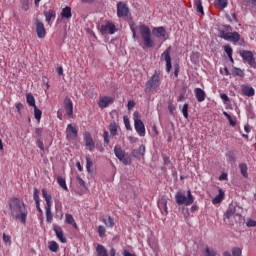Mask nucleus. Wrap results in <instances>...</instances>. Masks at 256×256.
I'll list each match as a JSON object with an SVG mask.
<instances>
[{
    "mask_svg": "<svg viewBox=\"0 0 256 256\" xmlns=\"http://www.w3.org/2000/svg\"><path fill=\"white\" fill-rule=\"evenodd\" d=\"M9 210L10 215L16 219L17 221H20L25 225L27 223V215L29 212L27 211V206H25V202H23L21 199L18 198H12L9 201Z\"/></svg>",
    "mask_w": 256,
    "mask_h": 256,
    "instance_id": "1",
    "label": "nucleus"
},
{
    "mask_svg": "<svg viewBox=\"0 0 256 256\" xmlns=\"http://www.w3.org/2000/svg\"><path fill=\"white\" fill-rule=\"evenodd\" d=\"M130 29L133 35V39H137V31L141 35L145 47L148 49L151 47H155V42L153 39H151V29H149V26L145 25H139L135 26V24H130Z\"/></svg>",
    "mask_w": 256,
    "mask_h": 256,
    "instance_id": "2",
    "label": "nucleus"
},
{
    "mask_svg": "<svg viewBox=\"0 0 256 256\" xmlns=\"http://www.w3.org/2000/svg\"><path fill=\"white\" fill-rule=\"evenodd\" d=\"M241 219V207L237 204H230L226 213L224 214V221L227 225H235Z\"/></svg>",
    "mask_w": 256,
    "mask_h": 256,
    "instance_id": "3",
    "label": "nucleus"
},
{
    "mask_svg": "<svg viewBox=\"0 0 256 256\" xmlns=\"http://www.w3.org/2000/svg\"><path fill=\"white\" fill-rule=\"evenodd\" d=\"M175 199L178 205H185L186 207H189V205H193V203L195 202V197H193V194H191V190L187 191V196H185L183 192L176 193Z\"/></svg>",
    "mask_w": 256,
    "mask_h": 256,
    "instance_id": "4",
    "label": "nucleus"
},
{
    "mask_svg": "<svg viewBox=\"0 0 256 256\" xmlns=\"http://www.w3.org/2000/svg\"><path fill=\"white\" fill-rule=\"evenodd\" d=\"M134 128L139 137H145V124L141 120V114L137 111L133 113Z\"/></svg>",
    "mask_w": 256,
    "mask_h": 256,
    "instance_id": "5",
    "label": "nucleus"
},
{
    "mask_svg": "<svg viewBox=\"0 0 256 256\" xmlns=\"http://www.w3.org/2000/svg\"><path fill=\"white\" fill-rule=\"evenodd\" d=\"M161 85V76L155 72L154 75L146 82V91H153Z\"/></svg>",
    "mask_w": 256,
    "mask_h": 256,
    "instance_id": "6",
    "label": "nucleus"
},
{
    "mask_svg": "<svg viewBox=\"0 0 256 256\" xmlns=\"http://www.w3.org/2000/svg\"><path fill=\"white\" fill-rule=\"evenodd\" d=\"M240 57H242L243 61H246L250 67L253 69H256V61L255 56L253 55V52L249 50H241L240 51Z\"/></svg>",
    "mask_w": 256,
    "mask_h": 256,
    "instance_id": "7",
    "label": "nucleus"
},
{
    "mask_svg": "<svg viewBox=\"0 0 256 256\" xmlns=\"http://www.w3.org/2000/svg\"><path fill=\"white\" fill-rule=\"evenodd\" d=\"M221 38L225 39V41H230V43H234L237 45L239 41H241V35L237 32H222Z\"/></svg>",
    "mask_w": 256,
    "mask_h": 256,
    "instance_id": "8",
    "label": "nucleus"
},
{
    "mask_svg": "<svg viewBox=\"0 0 256 256\" xmlns=\"http://www.w3.org/2000/svg\"><path fill=\"white\" fill-rule=\"evenodd\" d=\"M116 32L117 28L115 27V24L113 22L108 21L100 28V33L102 35H115Z\"/></svg>",
    "mask_w": 256,
    "mask_h": 256,
    "instance_id": "9",
    "label": "nucleus"
},
{
    "mask_svg": "<svg viewBox=\"0 0 256 256\" xmlns=\"http://www.w3.org/2000/svg\"><path fill=\"white\" fill-rule=\"evenodd\" d=\"M161 61H165L166 63V71L167 73L171 72L173 68V64H171V47H168L161 55Z\"/></svg>",
    "mask_w": 256,
    "mask_h": 256,
    "instance_id": "10",
    "label": "nucleus"
},
{
    "mask_svg": "<svg viewBox=\"0 0 256 256\" xmlns=\"http://www.w3.org/2000/svg\"><path fill=\"white\" fill-rule=\"evenodd\" d=\"M77 125L75 124H68L66 128V139L68 141H75L77 139Z\"/></svg>",
    "mask_w": 256,
    "mask_h": 256,
    "instance_id": "11",
    "label": "nucleus"
},
{
    "mask_svg": "<svg viewBox=\"0 0 256 256\" xmlns=\"http://www.w3.org/2000/svg\"><path fill=\"white\" fill-rule=\"evenodd\" d=\"M114 153H115L117 159H119V161L123 162L124 165H130L131 164V160L129 158L125 157V151H123L121 146H115Z\"/></svg>",
    "mask_w": 256,
    "mask_h": 256,
    "instance_id": "12",
    "label": "nucleus"
},
{
    "mask_svg": "<svg viewBox=\"0 0 256 256\" xmlns=\"http://www.w3.org/2000/svg\"><path fill=\"white\" fill-rule=\"evenodd\" d=\"M114 101H115L114 97L100 96L98 100V107H100V109H106V107H108L109 105H113Z\"/></svg>",
    "mask_w": 256,
    "mask_h": 256,
    "instance_id": "13",
    "label": "nucleus"
},
{
    "mask_svg": "<svg viewBox=\"0 0 256 256\" xmlns=\"http://www.w3.org/2000/svg\"><path fill=\"white\" fill-rule=\"evenodd\" d=\"M36 34L38 39H45V35H47L45 24L39 20L36 21Z\"/></svg>",
    "mask_w": 256,
    "mask_h": 256,
    "instance_id": "14",
    "label": "nucleus"
},
{
    "mask_svg": "<svg viewBox=\"0 0 256 256\" xmlns=\"http://www.w3.org/2000/svg\"><path fill=\"white\" fill-rule=\"evenodd\" d=\"M84 142L89 151H95V142L93 141V137H91V133H84Z\"/></svg>",
    "mask_w": 256,
    "mask_h": 256,
    "instance_id": "15",
    "label": "nucleus"
},
{
    "mask_svg": "<svg viewBox=\"0 0 256 256\" xmlns=\"http://www.w3.org/2000/svg\"><path fill=\"white\" fill-rule=\"evenodd\" d=\"M129 14V8L127 7V5H125V3H118L117 4V15L118 17H127V15Z\"/></svg>",
    "mask_w": 256,
    "mask_h": 256,
    "instance_id": "16",
    "label": "nucleus"
},
{
    "mask_svg": "<svg viewBox=\"0 0 256 256\" xmlns=\"http://www.w3.org/2000/svg\"><path fill=\"white\" fill-rule=\"evenodd\" d=\"M53 231L55 232V235L57 239H59L60 243H67V238L65 237V234L63 233V229L57 225H54Z\"/></svg>",
    "mask_w": 256,
    "mask_h": 256,
    "instance_id": "17",
    "label": "nucleus"
},
{
    "mask_svg": "<svg viewBox=\"0 0 256 256\" xmlns=\"http://www.w3.org/2000/svg\"><path fill=\"white\" fill-rule=\"evenodd\" d=\"M158 207L162 213V215H167L169 211L167 210V198L161 197L158 200Z\"/></svg>",
    "mask_w": 256,
    "mask_h": 256,
    "instance_id": "18",
    "label": "nucleus"
},
{
    "mask_svg": "<svg viewBox=\"0 0 256 256\" xmlns=\"http://www.w3.org/2000/svg\"><path fill=\"white\" fill-rule=\"evenodd\" d=\"M241 91L246 97H253L255 95V89L249 85H242Z\"/></svg>",
    "mask_w": 256,
    "mask_h": 256,
    "instance_id": "19",
    "label": "nucleus"
},
{
    "mask_svg": "<svg viewBox=\"0 0 256 256\" xmlns=\"http://www.w3.org/2000/svg\"><path fill=\"white\" fill-rule=\"evenodd\" d=\"M194 93L196 95V99L198 103H203V101L205 100V97H207V95L205 94V91L201 88H196L194 90Z\"/></svg>",
    "mask_w": 256,
    "mask_h": 256,
    "instance_id": "20",
    "label": "nucleus"
},
{
    "mask_svg": "<svg viewBox=\"0 0 256 256\" xmlns=\"http://www.w3.org/2000/svg\"><path fill=\"white\" fill-rule=\"evenodd\" d=\"M64 107L67 115L69 116L73 115V101H71V99L66 98L64 100Z\"/></svg>",
    "mask_w": 256,
    "mask_h": 256,
    "instance_id": "21",
    "label": "nucleus"
},
{
    "mask_svg": "<svg viewBox=\"0 0 256 256\" xmlns=\"http://www.w3.org/2000/svg\"><path fill=\"white\" fill-rule=\"evenodd\" d=\"M42 197L46 201V208H51V205H53L51 194L47 193V189H42Z\"/></svg>",
    "mask_w": 256,
    "mask_h": 256,
    "instance_id": "22",
    "label": "nucleus"
},
{
    "mask_svg": "<svg viewBox=\"0 0 256 256\" xmlns=\"http://www.w3.org/2000/svg\"><path fill=\"white\" fill-rule=\"evenodd\" d=\"M152 33L155 35V37H158V39H160L161 37H165V35H167V31L163 26L154 28L152 30Z\"/></svg>",
    "mask_w": 256,
    "mask_h": 256,
    "instance_id": "23",
    "label": "nucleus"
},
{
    "mask_svg": "<svg viewBox=\"0 0 256 256\" xmlns=\"http://www.w3.org/2000/svg\"><path fill=\"white\" fill-rule=\"evenodd\" d=\"M223 199H225V191H223V189H219V194L215 196L212 203L213 205H219V203H222Z\"/></svg>",
    "mask_w": 256,
    "mask_h": 256,
    "instance_id": "24",
    "label": "nucleus"
},
{
    "mask_svg": "<svg viewBox=\"0 0 256 256\" xmlns=\"http://www.w3.org/2000/svg\"><path fill=\"white\" fill-rule=\"evenodd\" d=\"M44 16L46 18V21L48 23H51V21L55 20V17H57V12H55V10H48L44 12Z\"/></svg>",
    "mask_w": 256,
    "mask_h": 256,
    "instance_id": "25",
    "label": "nucleus"
},
{
    "mask_svg": "<svg viewBox=\"0 0 256 256\" xmlns=\"http://www.w3.org/2000/svg\"><path fill=\"white\" fill-rule=\"evenodd\" d=\"M61 17L62 19H71L72 17L71 7L66 6L65 8H63L61 11Z\"/></svg>",
    "mask_w": 256,
    "mask_h": 256,
    "instance_id": "26",
    "label": "nucleus"
},
{
    "mask_svg": "<svg viewBox=\"0 0 256 256\" xmlns=\"http://www.w3.org/2000/svg\"><path fill=\"white\" fill-rule=\"evenodd\" d=\"M194 7L197 13H200V15H205V12L203 11V2L201 0H194Z\"/></svg>",
    "mask_w": 256,
    "mask_h": 256,
    "instance_id": "27",
    "label": "nucleus"
},
{
    "mask_svg": "<svg viewBox=\"0 0 256 256\" xmlns=\"http://www.w3.org/2000/svg\"><path fill=\"white\" fill-rule=\"evenodd\" d=\"M96 253H97V256H109L107 254V249H105V246L101 245V244H98L97 247H96Z\"/></svg>",
    "mask_w": 256,
    "mask_h": 256,
    "instance_id": "28",
    "label": "nucleus"
},
{
    "mask_svg": "<svg viewBox=\"0 0 256 256\" xmlns=\"http://www.w3.org/2000/svg\"><path fill=\"white\" fill-rule=\"evenodd\" d=\"M26 101L30 107H37V105L35 104V97L33 96V94L28 93L26 95Z\"/></svg>",
    "mask_w": 256,
    "mask_h": 256,
    "instance_id": "29",
    "label": "nucleus"
},
{
    "mask_svg": "<svg viewBox=\"0 0 256 256\" xmlns=\"http://www.w3.org/2000/svg\"><path fill=\"white\" fill-rule=\"evenodd\" d=\"M232 75L234 77H245V72L241 68L234 67L232 68Z\"/></svg>",
    "mask_w": 256,
    "mask_h": 256,
    "instance_id": "30",
    "label": "nucleus"
},
{
    "mask_svg": "<svg viewBox=\"0 0 256 256\" xmlns=\"http://www.w3.org/2000/svg\"><path fill=\"white\" fill-rule=\"evenodd\" d=\"M102 222L106 225V227H110V229L115 227V220L111 216H109L108 219H103Z\"/></svg>",
    "mask_w": 256,
    "mask_h": 256,
    "instance_id": "31",
    "label": "nucleus"
},
{
    "mask_svg": "<svg viewBox=\"0 0 256 256\" xmlns=\"http://www.w3.org/2000/svg\"><path fill=\"white\" fill-rule=\"evenodd\" d=\"M57 183L60 185L62 189H64V191H68L67 182L65 181V178L58 176Z\"/></svg>",
    "mask_w": 256,
    "mask_h": 256,
    "instance_id": "32",
    "label": "nucleus"
},
{
    "mask_svg": "<svg viewBox=\"0 0 256 256\" xmlns=\"http://www.w3.org/2000/svg\"><path fill=\"white\" fill-rule=\"evenodd\" d=\"M117 129H118L117 123L115 122L110 123L109 132L112 135V137H115V135H117Z\"/></svg>",
    "mask_w": 256,
    "mask_h": 256,
    "instance_id": "33",
    "label": "nucleus"
},
{
    "mask_svg": "<svg viewBox=\"0 0 256 256\" xmlns=\"http://www.w3.org/2000/svg\"><path fill=\"white\" fill-rule=\"evenodd\" d=\"M48 249L52 251V253H57V251H59V244L55 241H51L49 243Z\"/></svg>",
    "mask_w": 256,
    "mask_h": 256,
    "instance_id": "34",
    "label": "nucleus"
},
{
    "mask_svg": "<svg viewBox=\"0 0 256 256\" xmlns=\"http://www.w3.org/2000/svg\"><path fill=\"white\" fill-rule=\"evenodd\" d=\"M239 168H240L241 175H243V177H245V178H248L249 174L247 173V170H248L247 164L242 163L239 165Z\"/></svg>",
    "mask_w": 256,
    "mask_h": 256,
    "instance_id": "35",
    "label": "nucleus"
},
{
    "mask_svg": "<svg viewBox=\"0 0 256 256\" xmlns=\"http://www.w3.org/2000/svg\"><path fill=\"white\" fill-rule=\"evenodd\" d=\"M181 113L185 119H189V104H184L182 106Z\"/></svg>",
    "mask_w": 256,
    "mask_h": 256,
    "instance_id": "36",
    "label": "nucleus"
},
{
    "mask_svg": "<svg viewBox=\"0 0 256 256\" xmlns=\"http://www.w3.org/2000/svg\"><path fill=\"white\" fill-rule=\"evenodd\" d=\"M43 115V112H41V110H39V108H37V106L34 107V116L35 119L38 121V123L41 122V116Z\"/></svg>",
    "mask_w": 256,
    "mask_h": 256,
    "instance_id": "37",
    "label": "nucleus"
},
{
    "mask_svg": "<svg viewBox=\"0 0 256 256\" xmlns=\"http://www.w3.org/2000/svg\"><path fill=\"white\" fill-rule=\"evenodd\" d=\"M93 161L91 160V158L86 157V170L88 171V173H93Z\"/></svg>",
    "mask_w": 256,
    "mask_h": 256,
    "instance_id": "38",
    "label": "nucleus"
},
{
    "mask_svg": "<svg viewBox=\"0 0 256 256\" xmlns=\"http://www.w3.org/2000/svg\"><path fill=\"white\" fill-rule=\"evenodd\" d=\"M45 211L47 223H53V214L51 213V208H45Z\"/></svg>",
    "mask_w": 256,
    "mask_h": 256,
    "instance_id": "39",
    "label": "nucleus"
},
{
    "mask_svg": "<svg viewBox=\"0 0 256 256\" xmlns=\"http://www.w3.org/2000/svg\"><path fill=\"white\" fill-rule=\"evenodd\" d=\"M106 233H107V229L105 228V226L99 225L98 226V235H99V237H101V238L106 237Z\"/></svg>",
    "mask_w": 256,
    "mask_h": 256,
    "instance_id": "40",
    "label": "nucleus"
},
{
    "mask_svg": "<svg viewBox=\"0 0 256 256\" xmlns=\"http://www.w3.org/2000/svg\"><path fill=\"white\" fill-rule=\"evenodd\" d=\"M223 115H225V117L228 119L231 127H235V125H237V121L233 120V118L231 117V115H229V113L223 112Z\"/></svg>",
    "mask_w": 256,
    "mask_h": 256,
    "instance_id": "41",
    "label": "nucleus"
},
{
    "mask_svg": "<svg viewBox=\"0 0 256 256\" xmlns=\"http://www.w3.org/2000/svg\"><path fill=\"white\" fill-rule=\"evenodd\" d=\"M217 7H220L221 9H225L227 7L228 2L227 0H216Z\"/></svg>",
    "mask_w": 256,
    "mask_h": 256,
    "instance_id": "42",
    "label": "nucleus"
},
{
    "mask_svg": "<svg viewBox=\"0 0 256 256\" xmlns=\"http://www.w3.org/2000/svg\"><path fill=\"white\" fill-rule=\"evenodd\" d=\"M23 11H29V0H20Z\"/></svg>",
    "mask_w": 256,
    "mask_h": 256,
    "instance_id": "43",
    "label": "nucleus"
},
{
    "mask_svg": "<svg viewBox=\"0 0 256 256\" xmlns=\"http://www.w3.org/2000/svg\"><path fill=\"white\" fill-rule=\"evenodd\" d=\"M124 125L128 131H131V122L129 121V117H123Z\"/></svg>",
    "mask_w": 256,
    "mask_h": 256,
    "instance_id": "44",
    "label": "nucleus"
},
{
    "mask_svg": "<svg viewBox=\"0 0 256 256\" xmlns=\"http://www.w3.org/2000/svg\"><path fill=\"white\" fill-rule=\"evenodd\" d=\"M65 221L68 223V225H72V223L75 221V218H73V215L71 214H66Z\"/></svg>",
    "mask_w": 256,
    "mask_h": 256,
    "instance_id": "45",
    "label": "nucleus"
},
{
    "mask_svg": "<svg viewBox=\"0 0 256 256\" xmlns=\"http://www.w3.org/2000/svg\"><path fill=\"white\" fill-rule=\"evenodd\" d=\"M203 253L205 254V256H216V253L214 250H211L209 248H205L203 250Z\"/></svg>",
    "mask_w": 256,
    "mask_h": 256,
    "instance_id": "46",
    "label": "nucleus"
},
{
    "mask_svg": "<svg viewBox=\"0 0 256 256\" xmlns=\"http://www.w3.org/2000/svg\"><path fill=\"white\" fill-rule=\"evenodd\" d=\"M224 51L228 55V57H231V55H233V48H231L229 45L224 46Z\"/></svg>",
    "mask_w": 256,
    "mask_h": 256,
    "instance_id": "47",
    "label": "nucleus"
},
{
    "mask_svg": "<svg viewBox=\"0 0 256 256\" xmlns=\"http://www.w3.org/2000/svg\"><path fill=\"white\" fill-rule=\"evenodd\" d=\"M35 203H40L39 202V190L37 188H34V195H33Z\"/></svg>",
    "mask_w": 256,
    "mask_h": 256,
    "instance_id": "48",
    "label": "nucleus"
},
{
    "mask_svg": "<svg viewBox=\"0 0 256 256\" xmlns=\"http://www.w3.org/2000/svg\"><path fill=\"white\" fill-rule=\"evenodd\" d=\"M3 241L4 243H8V245H11V236L7 235V234H3Z\"/></svg>",
    "mask_w": 256,
    "mask_h": 256,
    "instance_id": "49",
    "label": "nucleus"
},
{
    "mask_svg": "<svg viewBox=\"0 0 256 256\" xmlns=\"http://www.w3.org/2000/svg\"><path fill=\"white\" fill-rule=\"evenodd\" d=\"M246 225H247V227H256V221L253 219H248L246 221Z\"/></svg>",
    "mask_w": 256,
    "mask_h": 256,
    "instance_id": "50",
    "label": "nucleus"
},
{
    "mask_svg": "<svg viewBox=\"0 0 256 256\" xmlns=\"http://www.w3.org/2000/svg\"><path fill=\"white\" fill-rule=\"evenodd\" d=\"M232 255L233 256H241V248H234L232 250Z\"/></svg>",
    "mask_w": 256,
    "mask_h": 256,
    "instance_id": "51",
    "label": "nucleus"
},
{
    "mask_svg": "<svg viewBox=\"0 0 256 256\" xmlns=\"http://www.w3.org/2000/svg\"><path fill=\"white\" fill-rule=\"evenodd\" d=\"M103 138H104V143L106 145H109V132L105 131L103 134Z\"/></svg>",
    "mask_w": 256,
    "mask_h": 256,
    "instance_id": "52",
    "label": "nucleus"
},
{
    "mask_svg": "<svg viewBox=\"0 0 256 256\" xmlns=\"http://www.w3.org/2000/svg\"><path fill=\"white\" fill-rule=\"evenodd\" d=\"M127 107H128V111H131V109H133V107H135V101L129 100Z\"/></svg>",
    "mask_w": 256,
    "mask_h": 256,
    "instance_id": "53",
    "label": "nucleus"
},
{
    "mask_svg": "<svg viewBox=\"0 0 256 256\" xmlns=\"http://www.w3.org/2000/svg\"><path fill=\"white\" fill-rule=\"evenodd\" d=\"M37 146L40 148V151H42V153H43V151H45V147L43 146V141L38 140Z\"/></svg>",
    "mask_w": 256,
    "mask_h": 256,
    "instance_id": "54",
    "label": "nucleus"
},
{
    "mask_svg": "<svg viewBox=\"0 0 256 256\" xmlns=\"http://www.w3.org/2000/svg\"><path fill=\"white\" fill-rule=\"evenodd\" d=\"M220 97H221L222 101H224L225 103H227V101H229V96H227V94H225V93L220 94Z\"/></svg>",
    "mask_w": 256,
    "mask_h": 256,
    "instance_id": "55",
    "label": "nucleus"
},
{
    "mask_svg": "<svg viewBox=\"0 0 256 256\" xmlns=\"http://www.w3.org/2000/svg\"><path fill=\"white\" fill-rule=\"evenodd\" d=\"M77 182L81 187H85V181L81 177H77Z\"/></svg>",
    "mask_w": 256,
    "mask_h": 256,
    "instance_id": "56",
    "label": "nucleus"
},
{
    "mask_svg": "<svg viewBox=\"0 0 256 256\" xmlns=\"http://www.w3.org/2000/svg\"><path fill=\"white\" fill-rule=\"evenodd\" d=\"M16 109L19 113H21V109H23V104L22 103H17L16 104Z\"/></svg>",
    "mask_w": 256,
    "mask_h": 256,
    "instance_id": "57",
    "label": "nucleus"
},
{
    "mask_svg": "<svg viewBox=\"0 0 256 256\" xmlns=\"http://www.w3.org/2000/svg\"><path fill=\"white\" fill-rule=\"evenodd\" d=\"M226 179H227V174H225V173H222V174L220 175V177H219V180H220V181H226Z\"/></svg>",
    "mask_w": 256,
    "mask_h": 256,
    "instance_id": "58",
    "label": "nucleus"
},
{
    "mask_svg": "<svg viewBox=\"0 0 256 256\" xmlns=\"http://www.w3.org/2000/svg\"><path fill=\"white\" fill-rule=\"evenodd\" d=\"M35 133H36V135L41 136L42 133H43V128H37V129L35 130Z\"/></svg>",
    "mask_w": 256,
    "mask_h": 256,
    "instance_id": "59",
    "label": "nucleus"
},
{
    "mask_svg": "<svg viewBox=\"0 0 256 256\" xmlns=\"http://www.w3.org/2000/svg\"><path fill=\"white\" fill-rule=\"evenodd\" d=\"M220 73H221L222 75H229V69L224 68L223 70H220Z\"/></svg>",
    "mask_w": 256,
    "mask_h": 256,
    "instance_id": "60",
    "label": "nucleus"
},
{
    "mask_svg": "<svg viewBox=\"0 0 256 256\" xmlns=\"http://www.w3.org/2000/svg\"><path fill=\"white\" fill-rule=\"evenodd\" d=\"M139 151H140V154H141V155H144V154H145V146H144V145H141V146L139 147Z\"/></svg>",
    "mask_w": 256,
    "mask_h": 256,
    "instance_id": "61",
    "label": "nucleus"
},
{
    "mask_svg": "<svg viewBox=\"0 0 256 256\" xmlns=\"http://www.w3.org/2000/svg\"><path fill=\"white\" fill-rule=\"evenodd\" d=\"M197 209H199V207H197V205H193L191 208H190V211L192 213H195V211H197Z\"/></svg>",
    "mask_w": 256,
    "mask_h": 256,
    "instance_id": "62",
    "label": "nucleus"
},
{
    "mask_svg": "<svg viewBox=\"0 0 256 256\" xmlns=\"http://www.w3.org/2000/svg\"><path fill=\"white\" fill-rule=\"evenodd\" d=\"M57 73H58V75H63V67H58Z\"/></svg>",
    "mask_w": 256,
    "mask_h": 256,
    "instance_id": "63",
    "label": "nucleus"
},
{
    "mask_svg": "<svg viewBox=\"0 0 256 256\" xmlns=\"http://www.w3.org/2000/svg\"><path fill=\"white\" fill-rule=\"evenodd\" d=\"M115 250H114V248H111V250H110V256H115Z\"/></svg>",
    "mask_w": 256,
    "mask_h": 256,
    "instance_id": "64",
    "label": "nucleus"
}]
</instances>
